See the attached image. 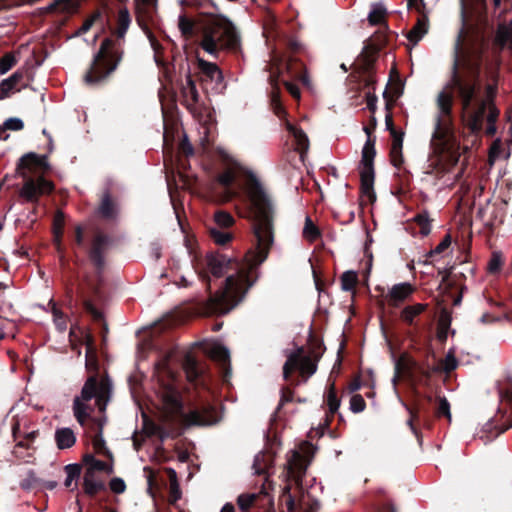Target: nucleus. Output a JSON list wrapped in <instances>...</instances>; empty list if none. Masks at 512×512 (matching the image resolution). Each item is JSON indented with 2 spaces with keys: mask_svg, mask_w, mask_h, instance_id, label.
Segmentation results:
<instances>
[{
  "mask_svg": "<svg viewBox=\"0 0 512 512\" xmlns=\"http://www.w3.org/2000/svg\"><path fill=\"white\" fill-rule=\"evenodd\" d=\"M246 176L256 245L241 260L233 252L220 249L207 252L205 268L198 271L209 292V297L200 303V309L207 315L227 314L244 300L258 281L260 266L266 261L274 242V203L251 171H247Z\"/></svg>",
  "mask_w": 512,
  "mask_h": 512,
  "instance_id": "obj_1",
  "label": "nucleus"
},
{
  "mask_svg": "<svg viewBox=\"0 0 512 512\" xmlns=\"http://www.w3.org/2000/svg\"><path fill=\"white\" fill-rule=\"evenodd\" d=\"M461 41L462 32L455 46L450 79L444 90L437 95L436 105L439 114L432 136L434 140L444 141L451 132L454 102L452 93L460 100L463 114L468 115V126L472 132H480L483 129L484 119L487 116L489 102L483 101L479 96V78L487 46L486 39L483 36L480 38V45L474 51V59L460 55Z\"/></svg>",
  "mask_w": 512,
  "mask_h": 512,
  "instance_id": "obj_2",
  "label": "nucleus"
},
{
  "mask_svg": "<svg viewBox=\"0 0 512 512\" xmlns=\"http://www.w3.org/2000/svg\"><path fill=\"white\" fill-rule=\"evenodd\" d=\"M86 367L88 370H93L94 373L86 379L80 395L74 397L72 405L73 415L82 427L90 421V429L94 434L101 432V435H103L106 418L92 417V413L95 407L98 408L101 414L105 413L111 399L112 383L108 377H101L99 375L96 359L93 361L87 360Z\"/></svg>",
  "mask_w": 512,
  "mask_h": 512,
  "instance_id": "obj_3",
  "label": "nucleus"
},
{
  "mask_svg": "<svg viewBox=\"0 0 512 512\" xmlns=\"http://www.w3.org/2000/svg\"><path fill=\"white\" fill-rule=\"evenodd\" d=\"M131 17L127 8H121L117 18V28L114 32L117 39L105 38L93 55L91 64L83 75V82L89 87H101L107 84L124 55L122 42L130 26Z\"/></svg>",
  "mask_w": 512,
  "mask_h": 512,
  "instance_id": "obj_4",
  "label": "nucleus"
},
{
  "mask_svg": "<svg viewBox=\"0 0 512 512\" xmlns=\"http://www.w3.org/2000/svg\"><path fill=\"white\" fill-rule=\"evenodd\" d=\"M160 395L163 404V418L169 425H180L183 428L191 426H209L219 421L216 407L209 402L200 407L184 412L182 396L172 382L160 383Z\"/></svg>",
  "mask_w": 512,
  "mask_h": 512,
  "instance_id": "obj_5",
  "label": "nucleus"
},
{
  "mask_svg": "<svg viewBox=\"0 0 512 512\" xmlns=\"http://www.w3.org/2000/svg\"><path fill=\"white\" fill-rule=\"evenodd\" d=\"M48 168L46 155L40 156L34 152H29L19 159L16 170L20 176L26 179L20 190V196L27 202L36 203L42 195L53 192L54 184L50 180L43 176L36 179L28 177V172L45 171Z\"/></svg>",
  "mask_w": 512,
  "mask_h": 512,
  "instance_id": "obj_6",
  "label": "nucleus"
},
{
  "mask_svg": "<svg viewBox=\"0 0 512 512\" xmlns=\"http://www.w3.org/2000/svg\"><path fill=\"white\" fill-rule=\"evenodd\" d=\"M309 353L305 354L303 347H298L294 352L287 355L283 366V378L291 380L295 371H299V377L292 380L294 386L306 382L317 371V363L325 350L324 344L313 334L309 336Z\"/></svg>",
  "mask_w": 512,
  "mask_h": 512,
  "instance_id": "obj_7",
  "label": "nucleus"
},
{
  "mask_svg": "<svg viewBox=\"0 0 512 512\" xmlns=\"http://www.w3.org/2000/svg\"><path fill=\"white\" fill-rule=\"evenodd\" d=\"M240 38L230 20L214 17L203 26L201 47L209 54L216 55L221 49H236Z\"/></svg>",
  "mask_w": 512,
  "mask_h": 512,
  "instance_id": "obj_8",
  "label": "nucleus"
},
{
  "mask_svg": "<svg viewBox=\"0 0 512 512\" xmlns=\"http://www.w3.org/2000/svg\"><path fill=\"white\" fill-rule=\"evenodd\" d=\"M376 128V120L373 118L372 123L364 126L363 130L367 135V140L362 149L360 161V192L361 197L366 198L371 205L376 202L377 196L374 190L375 170L374 158L376 156V137L372 136V132Z\"/></svg>",
  "mask_w": 512,
  "mask_h": 512,
  "instance_id": "obj_9",
  "label": "nucleus"
},
{
  "mask_svg": "<svg viewBox=\"0 0 512 512\" xmlns=\"http://www.w3.org/2000/svg\"><path fill=\"white\" fill-rule=\"evenodd\" d=\"M305 52V47L298 40L287 38L285 40V53L280 58V66L292 80L308 85L309 77L301 59Z\"/></svg>",
  "mask_w": 512,
  "mask_h": 512,
  "instance_id": "obj_10",
  "label": "nucleus"
},
{
  "mask_svg": "<svg viewBox=\"0 0 512 512\" xmlns=\"http://www.w3.org/2000/svg\"><path fill=\"white\" fill-rule=\"evenodd\" d=\"M437 372H440L439 366L427 364L425 367L420 365L407 353H404L395 362V376L393 382L396 383L400 377H405L410 382L427 386L429 385L432 375Z\"/></svg>",
  "mask_w": 512,
  "mask_h": 512,
  "instance_id": "obj_11",
  "label": "nucleus"
},
{
  "mask_svg": "<svg viewBox=\"0 0 512 512\" xmlns=\"http://www.w3.org/2000/svg\"><path fill=\"white\" fill-rule=\"evenodd\" d=\"M113 244V237L100 229H95L86 253L91 265L94 268L95 275L101 278L106 269V257Z\"/></svg>",
  "mask_w": 512,
  "mask_h": 512,
  "instance_id": "obj_12",
  "label": "nucleus"
},
{
  "mask_svg": "<svg viewBox=\"0 0 512 512\" xmlns=\"http://www.w3.org/2000/svg\"><path fill=\"white\" fill-rule=\"evenodd\" d=\"M272 486V483L265 478V483L262 485V489L258 493H243L237 498V505L241 512H251L250 510H266L273 506V499L268 492L266 487ZM221 512H235V507L231 503H226Z\"/></svg>",
  "mask_w": 512,
  "mask_h": 512,
  "instance_id": "obj_13",
  "label": "nucleus"
},
{
  "mask_svg": "<svg viewBox=\"0 0 512 512\" xmlns=\"http://www.w3.org/2000/svg\"><path fill=\"white\" fill-rule=\"evenodd\" d=\"M504 398L508 402L509 408H499L495 417L485 424L479 436L484 444L494 440L512 427V390H506Z\"/></svg>",
  "mask_w": 512,
  "mask_h": 512,
  "instance_id": "obj_14",
  "label": "nucleus"
},
{
  "mask_svg": "<svg viewBox=\"0 0 512 512\" xmlns=\"http://www.w3.org/2000/svg\"><path fill=\"white\" fill-rule=\"evenodd\" d=\"M415 402L411 408H409L410 419L408 420V425L411 430L416 434L417 429L415 428L413 422L418 421L421 418L425 423H430L432 421V404L433 397L428 394H420L415 389Z\"/></svg>",
  "mask_w": 512,
  "mask_h": 512,
  "instance_id": "obj_15",
  "label": "nucleus"
},
{
  "mask_svg": "<svg viewBox=\"0 0 512 512\" xmlns=\"http://www.w3.org/2000/svg\"><path fill=\"white\" fill-rule=\"evenodd\" d=\"M409 9H415L419 14L416 24L408 32L407 38L413 44H417L423 36L428 32L429 19L425 14V3L424 0H407Z\"/></svg>",
  "mask_w": 512,
  "mask_h": 512,
  "instance_id": "obj_16",
  "label": "nucleus"
},
{
  "mask_svg": "<svg viewBox=\"0 0 512 512\" xmlns=\"http://www.w3.org/2000/svg\"><path fill=\"white\" fill-rule=\"evenodd\" d=\"M183 370L187 380L195 387L208 388V377L199 361L192 355L187 354L183 359Z\"/></svg>",
  "mask_w": 512,
  "mask_h": 512,
  "instance_id": "obj_17",
  "label": "nucleus"
},
{
  "mask_svg": "<svg viewBox=\"0 0 512 512\" xmlns=\"http://www.w3.org/2000/svg\"><path fill=\"white\" fill-rule=\"evenodd\" d=\"M378 49L373 47L371 43L367 44L360 55L361 70L364 74V86L367 88L375 89L376 79L373 76V67L376 61V54Z\"/></svg>",
  "mask_w": 512,
  "mask_h": 512,
  "instance_id": "obj_18",
  "label": "nucleus"
},
{
  "mask_svg": "<svg viewBox=\"0 0 512 512\" xmlns=\"http://www.w3.org/2000/svg\"><path fill=\"white\" fill-rule=\"evenodd\" d=\"M307 466L304 456L298 451H293L292 456L287 461V477L300 485L306 474Z\"/></svg>",
  "mask_w": 512,
  "mask_h": 512,
  "instance_id": "obj_19",
  "label": "nucleus"
},
{
  "mask_svg": "<svg viewBox=\"0 0 512 512\" xmlns=\"http://www.w3.org/2000/svg\"><path fill=\"white\" fill-rule=\"evenodd\" d=\"M286 130L293 137L295 151H297L300 154L301 159H303L304 155L309 150L310 143L308 136L302 128L290 123L289 121L286 122Z\"/></svg>",
  "mask_w": 512,
  "mask_h": 512,
  "instance_id": "obj_20",
  "label": "nucleus"
},
{
  "mask_svg": "<svg viewBox=\"0 0 512 512\" xmlns=\"http://www.w3.org/2000/svg\"><path fill=\"white\" fill-rule=\"evenodd\" d=\"M510 41H512V29L505 23H500L493 40L492 55L496 58H501L503 50Z\"/></svg>",
  "mask_w": 512,
  "mask_h": 512,
  "instance_id": "obj_21",
  "label": "nucleus"
},
{
  "mask_svg": "<svg viewBox=\"0 0 512 512\" xmlns=\"http://www.w3.org/2000/svg\"><path fill=\"white\" fill-rule=\"evenodd\" d=\"M414 292V287L407 282L395 284L389 290L387 294L388 304L391 307H398L401 303H403L412 293Z\"/></svg>",
  "mask_w": 512,
  "mask_h": 512,
  "instance_id": "obj_22",
  "label": "nucleus"
},
{
  "mask_svg": "<svg viewBox=\"0 0 512 512\" xmlns=\"http://www.w3.org/2000/svg\"><path fill=\"white\" fill-rule=\"evenodd\" d=\"M210 356L213 360L218 362L223 370V380L231 376L230 353L229 350L220 344H216L211 348Z\"/></svg>",
  "mask_w": 512,
  "mask_h": 512,
  "instance_id": "obj_23",
  "label": "nucleus"
},
{
  "mask_svg": "<svg viewBox=\"0 0 512 512\" xmlns=\"http://www.w3.org/2000/svg\"><path fill=\"white\" fill-rule=\"evenodd\" d=\"M118 212L117 202L111 197L109 192L104 193L98 207L99 216L106 221H114L118 217Z\"/></svg>",
  "mask_w": 512,
  "mask_h": 512,
  "instance_id": "obj_24",
  "label": "nucleus"
},
{
  "mask_svg": "<svg viewBox=\"0 0 512 512\" xmlns=\"http://www.w3.org/2000/svg\"><path fill=\"white\" fill-rule=\"evenodd\" d=\"M236 177V171L233 168H228L216 176V182L225 190L226 200H230L237 195V192L233 189Z\"/></svg>",
  "mask_w": 512,
  "mask_h": 512,
  "instance_id": "obj_25",
  "label": "nucleus"
},
{
  "mask_svg": "<svg viewBox=\"0 0 512 512\" xmlns=\"http://www.w3.org/2000/svg\"><path fill=\"white\" fill-rule=\"evenodd\" d=\"M198 68L200 73L203 75L204 80L214 81L217 84L223 81L222 71L215 63L198 59Z\"/></svg>",
  "mask_w": 512,
  "mask_h": 512,
  "instance_id": "obj_26",
  "label": "nucleus"
},
{
  "mask_svg": "<svg viewBox=\"0 0 512 512\" xmlns=\"http://www.w3.org/2000/svg\"><path fill=\"white\" fill-rule=\"evenodd\" d=\"M278 77L279 76H270V82L272 85V91L270 95V104L273 109V112L275 115H277L279 118H282L286 115V111L284 106L282 105L281 98H280V89L278 87Z\"/></svg>",
  "mask_w": 512,
  "mask_h": 512,
  "instance_id": "obj_27",
  "label": "nucleus"
},
{
  "mask_svg": "<svg viewBox=\"0 0 512 512\" xmlns=\"http://www.w3.org/2000/svg\"><path fill=\"white\" fill-rule=\"evenodd\" d=\"M324 401L328 407V410L326 413L327 418L328 419L333 418L334 415L338 413V410H339V407L341 404V400L337 395V390H336V386H335L334 382H332L328 386V388L325 392Z\"/></svg>",
  "mask_w": 512,
  "mask_h": 512,
  "instance_id": "obj_28",
  "label": "nucleus"
},
{
  "mask_svg": "<svg viewBox=\"0 0 512 512\" xmlns=\"http://www.w3.org/2000/svg\"><path fill=\"white\" fill-rule=\"evenodd\" d=\"M83 490L88 496L94 497L100 491L105 490V484L95 480V473L92 470H86L83 477Z\"/></svg>",
  "mask_w": 512,
  "mask_h": 512,
  "instance_id": "obj_29",
  "label": "nucleus"
},
{
  "mask_svg": "<svg viewBox=\"0 0 512 512\" xmlns=\"http://www.w3.org/2000/svg\"><path fill=\"white\" fill-rule=\"evenodd\" d=\"M55 441L58 449L71 448L76 442V436L71 428H58L55 431Z\"/></svg>",
  "mask_w": 512,
  "mask_h": 512,
  "instance_id": "obj_30",
  "label": "nucleus"
},
{
  "mask_svg": "<svg viewBox=\"0 0 512 512\" xmlns=\"http://www.w3.org/2000/svg\"><path fill=\"white\" fill-rule=\"evenodd\" d=\"M65 217L62 211H57L53 218L52 231L54 244L58 252L62 250V237L64 232Z\"/></svg>",
  "mask_w": 512,
  "mask_h": 512,
  "instance_id": "obj_31",
  "label": "nucleus"
},
{
  "mask_svg": "<svg viewBox=\"0 0 512 512\" xmlns=\"http://www.w3.org/2000/svg\"><path fill=\"white\" fill-rule=\"evenodd\" d=\"M209 236L213 240V242L220 247L219 249L223 251H226V246L234 238L232 233L221 231L218 228H210Z\"/></svg>",
  "mask_w": 512,
  "mask_h": 512,
  "instance_id": "obj_32",
  "label": "nucleus"
},
{
  "mask_svg": "<svg viewBox=\"0 0 512 512\" xmlns=\"http://www.w3.org/2000/svg\"><path fill=\"white\" fill-rule=\"evenodd\" d=\"M78 7V0H55L49 8L54 12L72 14L78 10Z\"/></svg>",
  "mask_w": 512,
  "mask_h": 512,
  "instance_id": "obj_33",
  "label": "nucleus"
},
{
  "mask_svg": "<svg viewBox=\"0 0 512 512\" xmlns=\"http://www.w3.org/2000/svg\"><path fill=\"white\" fill-rule=\"evenodd\" d=\"M427 308V304L417 303L414 305L406 306L401 311V319L408 325H412L414 318L423 313Z\"/></svg>",
  "mask_w": 512,
  "mask_h": 512,
  "instance_id": "obj_34",
  "label": "nucleus"
},
{
  "mask_svg": "<svg viewBox=\"0 0 512 512\" xmlns=\"http://www.w3.org/2000/svg\"><path fill=\"white\" fill-rule=\"evenodd\" d=\"M49 305L51 306V313L53 315V321L56 328L60 332H64L67 329V315L57 306L53 300H50Z\"/></svg>",
  "mask_w": 512,
  "mask_h": 512,
  "instance_id": "obj_35",
  "label": "nucleus"
},
{
  "mask_svg": "<svg viewBox=\"0 0 512 512\" xmlns=\"http://www.w3.org/2000/svg\"><path fill=\"white\" fill-rule=\"evenodd\" d=\"M502 60L501 58H496L493 56L492 60L488 61L485 64V74L490 83H498L499 78V69L501 66Z\"/></svg>",
  "mask_w": 512,
  "mask_h": 512,
  "instance_id": "obj_36",
  "label": "nucleus"
},
{
  "mask_svg": "<svg viewBox=\"0 0 512 512\" xmlns=\"http://www.w3.org/2000/svg\"><path fill=\"white\" fill-rule=\"evenodd\" d=\"M31 445L23 440H19L13 450V454L16 458L21 459L25 462H31L33 453L30 451Z\"/></svg>",
  "mask_w": 512,
  "mask_h": 512,
  "instance_id": "obj_37",
  "label": "nucleus"
},
{
  "mask_svg": "<svg viewBox=\"0 0 512 512\" xmlns=\"http://www.w3.org/2000/svg\"><path fill=\"white\" fill-rule=\"evenodd\" d=\"M92 445L97 454H100L109 459L113 458L111 451L107 448L106 442L103 438V435L100 433H95L92 438Z\"/></svg>",
  "mask_w": 512,
  "mask_h": 512,
  "instance_id": "obj_38",
  "label": "nucleus"
},
{
  "mask_svg": "<svg viewBox=\"0 0 512 512\" xmlns=\"http://www.w3.org/2000/svg\"><path fill=\"white\" fill-rule=\"evenodd\" d=\"M387 11L381 5L373 6L372 10L368 15V21L370 25H381L385 23Z\"/></svg>",
  "mask_w": 512,
  "mask_h": 512,
  "instance_id": "obj_39",
  "label": "nucleus"
},
{
  "mask_svg": "<svg viewBox=\"0 0 512 512\" xmlns=\"http://www.w3.org/2000/svg\"><path fill=\"white\" fill-rule=\"evenodd\" d=\"M321 236L320 230L313 223L310 217H306L303 228V237L310 242H314Z\"/></svg>",
  "mask_w": 512,
  "mask_h": 512,
  "instance_id": "obj_40",
  "label": "nucleus"
},
{
  "mask_svg": "<svg viewBox=\"0 0 512 512\" xmlns=\"http://www.w3.org/2000/svg\"><path fill=\"white\" fill-rule=\"evenodd\" d=\"M340 281L342 290L354 291L358 283V276L354 271H346L342 274Z\"/></svg>",
  "mask_w": 512,
  "mask_h": 512,
  "instance_id": "obj_41",
  "label": "nucleus"
},
{
  "mask_svg": "<svg viewBox=\"0 0 512 512\" xmlns=\"http://www.w3.org/2000/svg\"><path fill=\"white\" fill-rule=\"evenodd\" d=\"M41 483L42 480L36 476L34 471L30 470L27 473V476L21 480L20 487L23 490L30 491L34 489H40Z\"/></svg>",
  "mask_w": 512,
  "mask_h": 512,
  "instance_id": "obj_42",
  "label": "nucleus"
},
{
  "mask_svg": "<svg viewBox=\"0 0 512 512\" xmlns=\"http://www.w3.org/2000/svg\"><path fill=\"white\" fill-rule=\"evenodd\" d=\"M272 460L265 455L259 454L255 457L253 468L255 470V474L257 475H265L271 465Z\"/></svg>",
  "mask_w": 512,
  "mask_h": 512,
  "instance_id": "obj_43",
  "label": "nucleus"
},
{
  "mask_svg": "<svg viewBox=\"0 0 512 512\" xmlns=\"http://www.w3.org/2000/svg\"><path fill=\"white\" fill-rule=\"evenodd\" d=\"M414 221L419 226L422 236H427L431 232V220L429 219L428 212L418 213L414 217Z\"/></svg>",
  "mask_w": 512,
  "mask_h": 512,
  "instance_id": "obj_44",
  "label": "nucleus"
},
{
  "mask_svg": "<svg viewBox=\"0 0 512 512\" xmlns=\"http://www.w3.org/2000/svg\"><path fill=\"white\" fill-rule=\"evenodd\" d=\"M477 10L478 16L484 23L487 22L488 4L487 0H472ZM495 9H498L501 5V0H493Z\"/></svg>",
  "mask_w": 512,
  "mask_h": 512,
  "instance_id": "obj_45",
  "label": "nucleus"
},
{
  "mask_svg": "<svg viewBox=\"0 0 512 512\" xmlns=\"http://www.w3.org/2000/svg\"><path fill=\"white\" fill-rule=\"evenodd\" d=\"M450 323H451L450 316L446 313V311H444L441 314V317L439 319L438 332H437V337L441 342H445L447 339V333H448V329L450 327Z\"/></svg>",
  "mask_w": 512,
  "mask_h": 512,
  "instance_id": "obj_46",
  "label": "nucleus"
},
{
  "mask_svg": "<svg viewBox=\"0 0 512 512\" xmlns=\"http://www.w3.org/2000/svg\"><path fill=\"white\" fill-rule=\"evenodd\" d=\"M438 405L434 410V416L437 418L446 417L451 421L450 404L445 397H437Z\"/></svg>",
  "mask_w": 512,
  "mask_h": 512,
  "instance_id": "obj_47",
  "label": "nucleus"
},
{
  "mask_svg": "<svg viewBox=\"0 0 512 512\" xmlns=\"http://www.w3.org/2000/svg\"><path fill=\"white\" fill-rule=\"evenodd\" d=\"M214 220L221 228H229L235 223L233 216L223 210H219L214 214Z\"/></svg>",
  "mask_w": 512,
  "mask_h": 512,
  "instance_id": "obj_48",
  "label": "nucleus"
},
{
  "mask_svg": "<svg viewBox=\"0 0 512 512\" xmlns=\"http://www.w3.org/2000/svg\"><path fill=\"white\" fill-rule=\"evenodd\" d=\"M179 29L186 37H192L195 33V23L193 20L186 16L179 17Z\"/></svg>",
  "mask_w": 512,
  "mask_h": 512,
  "instance_id": "obj_49",
  "label": "nucleus"
},
{
  "mask_svg": "<svg viewBox=\"0 0 512 512\" xmlns=\"http://www.w3.org/2000/svg\"><path fill=\"white\" fill-rule=\"evenodd\" d=\"M17 63L15 55L11 52L4 54L0 58V74H5L12 69Z\"/></svg>",
  "mask_w": 512,
  "mask_h": 512,
  "instance_id": "obj_50",
  "label": "nucleus"
},
{
  "mask_svg": "<svg viewBox=\"0 0 512 512\" xmlns=\"http://www.w3.org/2000/svg\"><path fill=\"white\" fill-rule=\"evenodd\" d=\"M402 148L403 147H395V146L390 147V153H389L390 162L397 169H401L402 165L404 164Z\"/></svg>",
  "mask_w": 512,
  "mask_h": 512,
  "instance_id": "obj_51",
  "label": "nucleus"
},
{
  "mask_svg": "<svg viewBox=\"0 0 512 512\" xmlns=\"http://www.w3.org/2000/svg\"><path fill=\"white\" fill-rule=\"evenodd\" d=\"M181 93L188 107L195 105L199 101V93L196 87L181 88Z\"/></svg>",
  "mask_w": 512,
  "mask_h": 512,
  "instance_id": "obj_52",
  "label": "nucleus"
},
{
  "mask_svg": "<svg viewBox=\"0 0 512 512\" xmlns=\"http://www.w3.org/2000/svg\"><path fill=\"white\" fill-rule=\"evenodd\" d=\"M194 155V148L190 143L186 134H184L183 139L180 141L178 145V156H184L188 158Z\"/></svg>",
  "mask_w": 512,
  "mask_h": 512,
  "instance_id": "obj_53",
  "label": "nucleus"
},
{
  "mask_svg": "<svg viewBox=\"0 0 512 512\" xmlns=\"http://www.w3.org/2000/svg\"><path fill=\"white\" fill-rule=\"evenodd\" d=\"M451 242H452L451 235L446 234L443 237V239L441 240V242L427 254V257L431 258L434 255L442 254L445 250H447L449 248V246L451 245Z\"/></svg>",
  "mask_w": 512,
  "mask_h": 512,
  "instance_id": "obj_54",
  "label": "nucleus"
},
{
  "mask_svg": "<svg viewBox=\"0 0 512 512\" xmlns=\"http://www.w3.org/2000/svg\"><path fill=\"white\" fill-rule=\"evenodd\" d=\"M366 408V402L362 395L354 394L350 399V410L353 413H361Z\"/></svg>",
  "mask_w": 512,
  "mask_h": 512,
  "instance_id": "obj_55",
  "label": "nucleus"
},
{
  "mask_svg": "<svg viewBox=\"0 0 512 512\" xmlns=\"http://www.w3.org/2000/svg\"><path fill=\"white\" fill-rule=\"evenodd\" d=\"M458 362L453 355H447L446 358L441 362L439 366L440 371L449 373L456 369Z\"/></svg>",
  "mask_w": 512,
  "mask_h": 512,
  "instance_id": "obj_56",
  "label": "nucleus"
},
{
  "mask_svg": "<svg viewBox=\"0 0 512 512\" xmlns=\"http://www.w3.org/2000/svg\"><path fill=\"white\" fill-rule=\"evenodd\" d=\"M502 259L498 253H493L488 262V271L490 273H498L501 270Z\"/></svg>",
  "mask_w": 512,
  "mask_h": 512,
  "instance_id": "obj_57",
  "label": "nucleus"
},
{
  "mask_svg": "<svg viewBox=\"0 0 512 512\" xmlns=\"http://www.w3.org/2000/svg\"><path fill=\"white\" fill-rule=\"evenodd\" d=\"M293 397H294L293 390L289 387H283L281 389V398H280V402L277 407V411H279L284 404H286L288 402H292Z\"/></svg>",
  "mask_w": 512,
  "mask_h": 512,
  "instance_id": "obj_58",
  "label": "nucleus"
},
{
  "mask_svg": "<svg viewBox=\"0 0 512 512\" xmlns=\"http://www.w3.org/2000/svg\"><path fill=\"white\" fill-rule=\"evenodd\" d=\"M110 489L116 494H121L126 490V484L123 479L114 477L109 483Z\"/></svg>",
  "mask_w": 512,
  "mask_h": 512,
  "instance_id": "obj_59",
  "label": "nucleus"
},
{
  "mask_svg": "<svg viewBox=\"0 0 512 512\" xmlns=\"http://www.w3.org/2000/svg\"><path fill=\"white\" fill-rule=\"evenodd\" d=\"M3 124L7 130L12 131H20L24 128L23 121L15 117L8 118Z\"/></svg>",
  "mask_w": 512,
  "mask_h": 512,
  "instance_id": "obj_60",
  "label": "nucleus"
},
{
  "mask_svg": "<svg viewBox=\"0 0 512 512\" xmlns=\"http://www.w3.org/2000/svg\"><path fill=\"white\" fill-rule=\"evenodd\" d=\"M486 97L483 98V101H487L489 103H494V99L497 95L498 91V83H489L485 87Z\"/></svg>",
  "mask_w": 512,
  "mask_h": 512,
  "instance_id": "obj_61",
  "label": "nucleus"
},
{
  "mask_svg": "<svg viewBox=\"0 0 512 512\" xmlns=\"http://www.w3.org/2000/svg\"><path fill=\"white\" fill-rule=\"evenodd\" d=\"M164 144H163V153L164 155L169 154V156L172 158L173 156V135L170 137L167 130L164 132L163 136Z\"/></svg>",
  "mask_w": 512,
  "mask_h": 512,
  "instance_id": "obj_62",
  "label": "nucleus"
},
{
  "mask_svg": "<svg viewBox=\"0 0 512 512\" xmlns=\"http://www.w3.org/2000/svg\"><path fill=\"white\" fill-rule=\"evenodd\" d=\"M15 88L14 84H12L8 78L4 79L0 83V100H4L10 94V92Z\"/></svg>",
  "mask_w": 512,
  "mask_h": 512,
  "instance_id": "obj_63",
  "label": "nucleus"
},
{
  "mask_svg": "<svg viewBox=\"0 0 512 512\" xmlns=\"http://www.w3.org/2000/svg\"><path fill=\"white\" fill-rule=\"evenodd\" d=\"M499 110L495 106V103H489V108L487 110V122L488 124H495L499 116Z\"/></svg>",
  "mask_w": 512,
  "mask_h": 512,
  "instance_id": "obj_64",
  "label": "nucleus"
}]
</instances>
